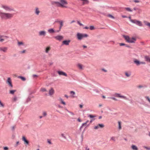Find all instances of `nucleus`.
Instances as JSON below:
<instances>
[{
	"label": "nucleus",
	"instance_id": "1",
	"mask_svg": "<svg viewBox=\"0 0 150 150\" xmlns=\"http://www.w3.org/2000/svg\"><path fill=\"white\" fill-rule=\"evenodd\" d=\"M14 13H4L0 11V17L3 20L11 19L14 16Z\"/></svg>",
	"mask_w": 150,
	"mask_h": 150
},
{
	"label": "nucleus",
	"instance_id": "2",
	"mask_svg": "<svg viewBox=\"0 0 150 150\" xmlns=\"http://www.w3.org/2000/svg\"><path fill=\"white\" fill-rule=\"evenodd\" d=\"M123 37L127 42L130 43H134L136 40L135 38H131L128 36L123 35Z\"/></svg>",
	"mask_w": 150,
	"mask_h": 150
},
{
	"label": "nucleus",
	"instance_id": "3",
	"mask_svg": "<svg viewBox=\"0 0 150 150\" xmlns=\"http://www.w3.org/2000/svg\"><path fill=\"white\" fill-rule=\"evenodd\" d=\"M77 39L79 40H81L84 38H86L88 37V35L85 33H78L76 35Z\"/></svg>",
	"mask_w": 150,
	"mask_h": 150
},
{
	"label": "nucleus",
	"instance_id": "4",
	"mask_svg": "<svg viewBox=\"0 0 150 150\" xmlns=\"http://www.w3.org/2000/svg\"><path fill=\"white\" fill-rule=\"evenodd\" d=\"M68 4L67 1L65 0H59V7L67 8H68L67 6Z\"/></svg>",
	"mask_w": 150,
	"mask_h": 150
},
{
	"label": "nucleus",
	"instance_id": "5",
	"mask_svg": "<svg viewBox=\"0 0 150 150\" xmlns=\"http://www.w3.org/2000/svg\"><path fill=\"white\" fill-rule=\"evenodd\" d=\"M1 7L7 11H14L13 9L10 6L6 5H2L1 6Z\"/></svg>",
	"mask_w": 150,
	"mask_h": 150
},
{
	"label": "nucleus",
	"instance_id": "6",
	"mask_svg": "<svg viewBox=\"0 0 150 150\" xmlns=\"http://www.w3.org/2000/svg\"><path fill=\"white\" fill-rule=\"evenodd\" d=\"M130 21L132 23H134L139 26H142V23L141 21L136 19H130Z\"/></svg>",
	"mask_w": 150,
	"mask_h": 150
},
{
	"label": "nucleus",
	"instance_id": "7",
	"mask_svg": "<svg viewBox=\"0 0 150 150\" xmlns=\"http://www.w3.org/2000/svg\"><path fill=\"white\" fill-rule=\"evenodd\" d=\"M134 63L136 64L137 66L141 64H144L145 62H141L139 61L137 59H134Z\"/></svg>",
	"mask_w": 150,
	"mask_h": 150
},
{
	"label": "nucleus",
	"instance_id": "8",
	"mask_svg": "<svg viewBox=\"0 0 150 150\" xmlns=\"http://www.w3.org/2000/svg\"><path fill=\"white\" fill-rule=\"evenodd\" d=\"M6 82L8 84L9 86H10L11 88L13 87V86L12 83V81L10 78L9 77L8 78Z\"/></svg>",
	"mask_w": 150,
	"mask_h": 150
},
{
	"label": "nucleus",
	"instance_id": "9",
	"mask_svg": "<svg viewBox=\"0 0 150 150\" xmlns=\"http://www.w3.org/2000/svg\"><path fill=\"white\" fill-rule=\"evenodd\" d=\"M22 140L24 142V144L27 146L29 144V142L26 139L25 137L24 136H23L22 138Z\"/></svg>",
	"mask_w": 150,
	"mask_h": 150
},
{
	"label": "nucleus",
	"instance_id": "10",
	"mask_svg": "<svg viewBox=\"0 0 150 150\" xmlns=\"http://www.w3.org/2000/svg\"><path fill=\"white\" fill-rule=\"evenodd\" d=\"M115 96L117 97H118L121 98H123L124 99H126V98L125 96H123L121 95L120 94L116 93L115 94Z\"/></svg>",
	"mask_w": 150,
	"mask_h": 150
},
{
	"label": "nucleus",
	"instance_id": "11",
	"mask_svg": "<svg viewBox=\"0 0 150 150\" xmlns=\"http://www.w3.org/2000/svg\"><path fill=\"white\" fill-rule=\"evenodd\" d=\"M57 73L60 75H62L65 76H67V74L63 71H57Z\"/></svg>",
	"mask_w": 150,
	"mask_h": 150
},
{
	"label": "nucleus",
	"instance_id": "12",
	"mask_svg": "<svg viewBox=\"0 0 150 150\" xmlns=\"http://www.w3.org/2000/svg\"><path fill=\"white\" fill-rule=\"evenodd\" d=\"M81 2L82 5H84L86 4H88L89 3L88 0H80Z\"/></svg>",
	"mask_w": 150,
	"mask_h": 150
},
{
	"label": "nucleus",
	"instance_id": "13",
	"mask_svg": "<svg viewBox=\"0 0 150 150\" xmlns=\"http://www.w3.org/2000/svg\"><path fill=\"white\" fill-rule=\"evenodd\" d=\"M54 38L57 40L61 41L63 38V37L61 35H57Z\"/></svg>",
	"mask_w": 150,
	"mask_h": 150
},
{
	"label": "nucleus",
	"instance_id": "14",
	"mask_svg": "<svg viewBox=\"0 0 150 150\" xmlns=\"http://www.w3.org/2000/svg\"><path fill=\"white\" fill-rule=\"evenodd\" d=\"M104 127V125L103 124H99L97 126H95L94 127V129H98L99 127L101 128H103Z\"/></svg>",
	"mask_w": 150,
	"mask_h": 150
},
{
	"label": "nucleus",
	"instance_id": "15",
	"mask_svg": "<svg viewBox=\"0 0 150 150\" xmlns=\"http://www.w3.org/2000/svg\"><path fill=\"white\" fill-rule=\"evenodd\" d=\"M8 50L7 47H0V51H2L4 52H7Z\"/></svg>",
	"mask_w": 150,
	"mask_h": 150
},
{
	"label": "nucleus",
	"instance_id": "16",
	"mask_svg": "<svg viewBox=\"0 0 150 150\" xmlns=\"http://www.w3.org/2000/svg\"><path fill=\"white\" fill-rule=\"evenodd\" d=\"M54 93V90L52 88H51L49 91V94L50 96H51L53 95Z\"/></svg>",
	"mask_w": 150,
	"mask_h": 150
},
{
	"label": "nucleus",
	"instance_id": "17",
	"mask_svg": "<svg viewBox=\"0 0 150 150\" xmlns=\"http://www.w3.org/2000/svg\"><path fill=\"white\" fill-rule=\"evenodd\" d=\"M39 34L40 36H45L46 35V33L45 31H40L39 32Z\"/></svg>",
	"mask_w": 150,
	"mask_h": 150
},
{
	"label": "nucleus",
	"instance_id": "18",
	"mask_svg": "<svg viewBox=\"0 0 150 150\" xmlns=\"http://www.w3.org/2000/svg\"><path fill=\"white\" fill-rule=\"evenodd\" d=\"M70 42V40H64L62 42L63 44L64 45H69V43Z\"/></svg>",
	"mask_w": 150,
	"mask_h": 150
},
{
	"label": "nucleus",
	"instance_id": "19",
	"mask_svg": "<svg viewBox=\"0 0 150 150\" xmlns=\"http://www.w3.org/2000/svg\"><path fill=\"white\" fill-rule=\"evenodd\" d=\"M59 100L61 103H62L64 105H66L65 103V102L63 100L62 98H59Z\"/></svg>",
	"mask_w": 150,
	"mask_h": 150
},
{
	"label": "nucleus",
	"instance_id": "20",
	"mask_svg": "<svg viewBox=\"0 0 150 150\" xmlns=\"http://www.w3.org/2000/svg\"><path fill=\"white\" fill-rule=\"evenodd\" d=\"M124 9L126 11L128 12H132L133 11V10L129 7H125Z\"/></svg>",
	"mask_w": 150,
	"mask_h": 150
},
{
	"label": "nucleus",
	"instance_id": "21",
	"mask_svg": "<svg viewBox=\"0 0 150 150\" xmlns=\"http://www.w3.org/2000/svg\"><path fill=\"white\" fill-rule=\"evenodd\" d=\"M17 45L18 46L20 47L21 46L24 45V44L23 42L18 41Z\"/></svg>",
	"mask_w": 150,
	"mask_h": 150
},
{
	"label": "nucleus",
	"instance_id": "22",
	"mask_svg": "<svg viewBox=\"0 0 150 150\" xmlns=\"http://www.w3.org/2000/svg\"><path fill=\"white\" fill-rule=\"evenodd\" d=\"M77 67L80 69H83V65L80 63H79L77 64Z\"/></svg>",
	"mask_w": 150,
	"mask_h": 150
},
{
	"label": "nucleus",
	"instance_id": "23",
	"mask_svg": "<svg viewBox=\"0 0 150 150\" xmlns=\"http://www.w3.org/2000/svg\"><path fill=\"white\" fill-rule=\"evenodd\" d=\"M144 23L145 25L148 27H149L150 28V23H149L146 21H144Z\"/></svg>",
	"mask_w": 150,
	"mask_h": 150
},
{
	"label": "nucleus",
	"instance_id": "24",
	"mask_svg": "<svg viewBox=\"0 0 150 150\" xmlns=\"http://www.w3.org/2000/svg\"><path fill=\"white\" fill-rule=\"evenodd\" d=\"M125 74L126 76L129 77L130 76L131 73L130 72H126L125 73Z\"/></svg>",
	"mask_w": 150,
	"mask_h": 150
},
{
	"label": "nucleus",
	"instance_id": "25",
	"mask_svg": "<svg viewBox=\"0 0 150 150\" xmlns=\"http://www.w3.org/2000/svg\"><path fill=\"white\" fill-rule=\"evenodd\" d=\"M70 93L71 95V96L72 98L75 97L74 95H75V93L73 91H71L70 92Z\"/></svg>",
	"mask_w": 150,
	"mask_h": 150
},
{
	"label": "nucleus",
	"instance_id": "26",
	"mask_svg": "<svg viewBox=\"0 0 150 150\" xmlns=\"http://www.w3.org/2000/svg\"><path fill=\"white\" fill-rule=\"evenodd\" d=\"M28 92L30 94H32L34 93L36 91V90H33L32 92L31 91V89H29L28 90Z\"/></svg>",
	"mask_w": 150,
	"mask_h": 150
},
{
	"label": "nucleus",
	"instance_id": "27",
	"mask_svg": "<svg viewBox=\"0 0 150 150\" xmlns=\"http://www.w3.org/2000/svg\"><path fill=\"white\" fill-rule=\"evenodd\" d=\"M51 48L50 47H47L45 50V52L47 53H48L49 51L50 50Z\"/></svg>",
	"mask_w": 150,
	"mask_h": 150
},
{
	"label": "nucleus",
	"instance_id": "28",
	"mask_svg": "<svg viewBox=\"0 0 150 150\" xmlns=\"http://www.w3.org/2000/svg\"><path fill=\"white\" fill-rule=\"evenodd\" d=\"M59 23L60 24L59 29L60 30L63 25V21H59Z\"/></svg>",
	"mask_w": 150,
	"mask_h": 150
},
{
	"label": "nucleus",
	"instance_id": "29",
	"mask_svg": "<svg viewBox=\"0 0 150 150\" xmlns=\"http://www.w3.org/2000/svg\"><path fill=\"white\" fill-rule=\"evenodd\" d=\"M59 2L57 1H52V4L53 5H56L57 6H59Z\"/></svg>",
	"mask_w": 150,
	"mask_h": 150
},
{
	"label": "nucleus",
	"instance_id": "30",
	"mask_svg": "<svg viewBox=\"0 0 150 150\" xmlns=\"http://www.w3.org/2000/svg\"><path fill=\"white\" fill-rule=\"evenodd\" d=\"M132 149L134 150H138V149L137 146L134 145H132Z\"/></svg>",
	"mask_w": 150,
	"mask_h": 150
},
{
	"label": "nucleus",
	"instance_id": "31",
	"mask_svg": "<svg viewBox=\"0 0 150 150\" xmlns=\"http://www.w3.org/2000/svg\"><path fill=\"white\" fill-rule=\"evenodd\" d=\"M18 77V78L20 79L23 81H24L26 80V79L24 77L22 76H19Z\"/></svg>",
	"mask_w": 150,
	"mask_h": 150
},
{
	"label": "nucleus",
	"instance_id": "32",
	"mask_svg": "<svg viewBox=\"0 0 150 150\" xmlns=\"http://www.w3.org/2000/svg\"><path fill=\"white\" fill-rule=\"evenodd\" d=\"M48 31L50 33H53L55 32L54 30L53 29H49L48 30Z\"/></svg>",
	"mask_w": 150,
	"mask_h": 150
},
{
	"label": "nucleus",
	"instance_id": "33",
	"mask_svg": "<svg viewBox=\"0 0 150 150\" xmlns=\"http://www.w3.org/2000/svg\"><path fill=\"white\" fill-rule=\"evenodd\" d=\"M146 60L149 62H150V57L148 56H146L145 57Z\"/></svg>",
	"mask_w": 150,
	"mask_h": 150
},
{
	"label": "nucleus",
	"instance_id": "34",
	"mask_svg": "<svg viewBox=\"0 0 150 150\" xmlns=\"http://www.w3.org/2000/svg\"><path fill=\"white\" fill-rule=\"evenodd\" d=\"M110 140L114 142H115L116 141L115 137H112L110 138Z\"/></svg>",
	"mask_w": 150,
	"mask_h": 150
},
{
	"label": "nucleus",
	"instance_id": "35",
	"mask_svg": "<svg viewBox=\"0 0 150 150\" xmlns=\"http://www.w3.org/2000/svg\"><path fill=\"white\" fill-rule=\"evenodd\" d=\"M16 90H11L10 91V93L11 94H13L16 91Z\"/></svg>",
	"mask_w": 150,
	"mask_h": 150
},
{
	"label": "nucleus",
	"instance_id": "36",
	"mask_svg": "<svg viewBox=\"0 0 150 150\" xmlns=\"http://www.w3.org/2000/svg\"><path fill=\"white\" fill-rule=\"evenodd\" d=\"M42 114L43 116V117L46 116V115H47V112L45 111H43L42 112Z\"/></svg>",
	"mask_w": 150,
	"mask_h": 150
},
{
	"label": "nucleus",
	"instance_id": "37",
	"mask_svg": "<svg viewBox=\"0 0 150 150\" xmlns=\"http://www.w3.org/2000/svg\"><path fill=\"white\" fill-rule=\"evenodd\" d=\"M0 38V42H3L4 41V39H5L6 38Z\"/></svg>",
	"mask_w": 150,
	"mask_h": 150
},
{
	"label": "nucleus",
	"instance_id": "38",
	"mask_svg": "<svg viewBox=\"0 0 150 150\" xmlns=\"http://www.w3.org/2000/svg\"><path fill=\"white\" fill-rule=\"evenodd\" d=\"M119 129H121V122H118Z\"/></svg>",
	"mask_w": 150,
	"mask_h": 150
},
{
	"label": "nucleus",
	"instance_id": "39",
	"mask_svg": "<svg viewBox=\"0 0 150 150\" xmlns=\"http://www.w3.org/2000/svg\"><path fill=\"white\" fill-rule=\"evenodd\" d=\"M88 117H90V118H93L95 117H96V116L92 115H90L88 116Z\"/></svg>",
	"mask_w": 150,
	"mask_h": 150
},
{
	"label": "nucleus",
	"instance_id": "40",
	"mask_svg": "<svg viewBox=\"0 0 150 150\" xmlns=\"http://www.w3.org/2000/svg\"><path fill=\"white\" fill-rule=\"evenodd\" d=\"M90 29L91 30H93L95 29V28L93 26H91L90 27Z\"/></svg>",
	"mask_w": 150,
	"mask_h": 150
},
{
	"label": "nucleus",
	"instance_id": "41",
	"mask_svg": "<svg viewBox=\"0 0 150 150\" xmlns=\"http://www.w3.org/2000/svg\"><path fill=\"white\" fill-rule=\"evenodd\" d=\"M26 51L25 50H24L23 51H20L19 53L20 54H21L25 53Z\"/></svg>",
	"mask_w": 150,
	"mask_h": 150
},
{
	"label": "nucleus",
	"instance_id": "42",
	"mask_svg": "<svg viewBox=\"0 0 150 150\" xmlns=\"http://www.w3.org/2000/svg\"><path fill=\"white\" fill-rule=\"evenodd\" d=\"M108 16L110 18H112L113 19H115V17L113 16L112 15L110 14L108 15Z\"/></svg>",
	"mask_w": 150,
	"mask_h": 150
},
{
	"label": "nucleus",
	"instance_id": "43",
	"mask_svg": "<svg viewBox=\"0 0 150 150\" xmlns=\"http://www.w3.org/2000/svg\"><path fill=\"white\" fill-rule=\"evenodd\" d=\"M119 45L120 46H124L126 45V44H125V43H119Z\"/></svg>",
	"mask_w": 150,
	"mask_h": 150
},
{
	"label": "nucleus",
	"instance_id": "44",
	"mask_svg": "<svg viewBox=\"0 0 150 150\" xmlns=\"http://www.w3.org/2000/svg\"><path fill=\"white\" fill-rule=\"evenodd\" d=\"M17 100V97L16 96H14V98H13V100L14 101H16Z\"/></svg>",
	"mask_w": 150,
	"mask_h": 150
},
{
	"label": "nucleus",
	"instance_id": "45",
	"mask_svg": "<svg viewBox=\"0 0 150 150\" xmlns=\"http://www.w3.org/2000/svg\"><path fill=\"white\" fill-rule=\"evenodd\" d=\"M89 122V121L88 120H87L86 122L84 123H83L82 125V127L84 126L87 123Z\"/></svg>",
	"mask_w": 150,
	"mask_h": 150
},
{
	"label": "nucleus",
	"instance_id": "46",
	"mask_svg": "<svg viewBox=\"0 0 150 150\" xmlns=\"http://www.w3.org/2000/svg\"><path fill=\"white\" fill-rule=\"evenodd\" d=\"M133 1L135 3H139L140 2L139 0H134Z\"/></svg>",
	"mask_w": 150,
	"mask_h": 150
},
{
	"label": "nucleus",
	"instance_id": "47",
	"mask_svg": "<svg viewBox=\"0 0 150 150\" xmlns=\"http://www.w3.org/2000/svg\"><path fill=\"white\" fill-rule=\"evenodd\" d=\"M40 91L42 92H44L46 91V89L44 88H42L41 89Z\"/></svg>",
	"mask_w": 150,
	"mask_h": 150
},
{
	"label": "nucleus",
	"instance_id": "48",
	"mask_svg": "<svg viewBox=\"0 0 150 150\" xmlns=\"http://www.w3.org/2000/svg\"><path fill=\"white\" fill-rule=\"evenodd\" d=\"M143 147L146 149L147 150H150V147H147L145 146H144Z\"/></svg>",
	"mask_w": 150,
	"mask_h": 150
},
{
	"label": "nucleus",
	"instance_id": "49",
	"mask_svg": "<svg viewBox=\"0 0 150 150\" xmlns=\"http://www.w3.org/2000/svg\"><path fill=\"white\" fill-rule=\"evenodd\" d=\"M61 136L62 137L65 138V139H66V136H65V134H63V133H62L61 134Z\"/></svg>",
	"mask_w": 150,
	"mask_h": 150
},
{
	"label": "nucleus",
	"instance_id": "50",
	"mask_svg": "<svg viewBox=\"0 0 150 150\" xmlns=\"http://www.w3.org/2000/svg\"><path fill=\"white\" fill-rule=\"evenodd\" d=\"M146 98L148 101L150 103V98L148 96H146L145 97Z\"/></svg>",
	"mask_w": 150,
	"mask_h": 150
},
{
	"label": "nucleus",
	"instance_id": "51",
	"mask_svg": "<svg viewBox=\"0 0 150 150\" xmlns=\"http://www.w3.org/2000/svg\"><path fill=\"white\" fill-rule=\"evenodd\" d=\"M4 104L1 103V100H0V107H4Z\"/></svg>",
	"mask_w": 150,
	"mask_h": 150
},
{
	"label": "nucleus",
	"instance_id": "52",
	"mask_svg": "<svg viewBox=\"0 0 150 150\" xmlns=\"http://www.w3.org/2000/svg\"><path fill=\"white\" fill-rule=\"evenodd\" d=\"M101 70L102 71H103L104 72H107V70H106V69H103V68L101 69Z\"/></svg>",
	"mask_w": 150,
	"mask_h": 150
},
{
	"label": "nucleus",
	"instance_id": "53",
	"mask_svg": "<svg viewBox=\"0 0 150 150\" xmlns=\"http://www.w3.org/2000/svg\"><path fill=\"white\" fill-rule=\"evenodd\" d=\"M0 38H8V37L7 36H2L0 35Z\"/></svg>",
	"mask_w": 150,
	"mask_h": 150
},
{
	"label": "nucleus",
	"instance_id": "54",
	"mask_svg": "<svg viewBox=\"0 0 150 150\" xmlns=\"http://www.w3.org/2000/svg\"><path fill=\"white\" fill-rule=\"evenodd\" d=\"M4 150H8V148L7 147H3Z\"/></svg>",
	"mask_w": 150,
	"mask_h": 150
},
{
	"label": "nucleus",
	"instance_id": "55",
	"mask_svg": "<svg viewBox=\"0 0 150 150\" xmlns=\"http://www.w3.org/2000/svg\"><path fill=\"white\" fill-rule=\"evenodd\" d=\"M47 141V142L49 143V144H52L51 142V141L50 140L48 139Z\"/></svg>",
	"mask_w": 150,
	"mask_h": 150
},
{
	"label": "nucleus",
	"instance_id": "56",
	"mask_svg": "<svg viewBox=\"0 0 150 150\" xmlns=\"http://www.w3.org/2000/svg\"><path fill=\"white\" fill-rule=\"evenodd\" d=\"M77 23L79 24V25L80 26H82L83 25V24L82 23H81L80 22V21H77Z\"/></svg>",
	"mask_w": 150,
	"mask_h": 150
},
{
	"label": "nucleus",
	"instance_id": "57",
	"mask_svg": "<svg viewBox=\"0 0 150 150\" xmlns=\"http://www.w3.org/2000/svg\"><path fill=\"white\" fill-rule=\"evenodd\" d=\"M67 110L69 112L70 114H71V115H74V113L71 112H70V111H69V110Z\"/></svg>",
	"mask_w": 150,
	"mask_h": 150
},
{
	"label": "nucleus",
	"instance_id": "58",
	"mask_svg": "<svg viewBox=\"0 0 150 150\" xmlns=\"http://www.w3.org/2000/svg\"><path fill=\"white\" fill-rule=\"evenodd\" d=\"M111 99H112V100H113L115 101H117V99L115 98H114V97H111L110 98Z\"/></svg>",
	"mask_w": 150,
	"mask_h": 150
},
{
	"label": "nucleus",
	"instance_id": "59",
	"mask_svg": "<svg viewBox=\"0 0 150 150\" xmlns=\"http://www.w3.org/2000/svg\"><path fill=\"white\" fill-rule=\"evenodd\" d=\"M32 76L34 78L35 77H37V75L36 74H34Z\"/></svg>",
	"mask_w": 150,
	"mask_h": 150
},
{
	"label": "nucleus",
	"instance_id": "60",
	"mask_svg": "<svg viewBox=\"0 0 150 150\" xmlns=\"http://www.w3.org/2000/svg\"><path fill=\"white\" fill-rule=\"evenodd\" d=\"M95 120V119H91V121H90V123H91L92 122V121H94Z\"/></svg>",
	"mask_w": 150,
	"mask_h": 150
},
{
	"label": "nucleus",
	"instance_id": "61",
	"mask_svg": "<svg viewBox=\"0 0 150 150\" xmlns=\"http://www.w3.org/2000/svg\"><path fill=\"white\" fill-rule=\"evenodd\" d=\"M35 13L36 14H38V8H36Z\"/></svg>",
	"mask_w": 150,
	"mask_h": 150
},
{
	"label": "nucleus",
	"instance_id": "62",
	"mask_svg": "<svg viewBox=\"0 0 150 150\" xmlns=\"http://www.w3.org/2000/svg\"><path fill=\"white\" fill-rule=\"evenodd\" d=\"M138 87L139 88H142L143 87V86L142 85H139L138 86Z\"/></svg>",
	"mask_w": 150,
	"mask_h": 150
},
{
	"label": "nucleus",
	"instance_id": "63",
	"mask_svg": "<svg viewBox=\"0 0 150 150\" xmlns=\"http://www.w3.org/2000/svg\"><path fill=\"white\" fill-rule=\"evenodd\" d=\"M77 120L79 122H81V120L80 119V118H78V120Z\"/></svg>",
	"mask_w": 150,
	"mask_h": 150
},
{
	"label": "nucleus",
	"instance_id": "64",
	"mask_svg": "<svg viewBox=\"0 0 150 150\" xmlns=\"http://www.w3.org/2000/svg\"><path fill=\"white\" fill-rule=\"evenodd\" d=\"M122 16L123 18H125L127 17L126 16L124 15H122Z\"/></svg>",
	"mask_w": 150,
	"mask_h": 150
}]
</instances>
